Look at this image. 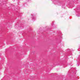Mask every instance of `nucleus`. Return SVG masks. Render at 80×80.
<instances>
[{"mask_svg":"<svg viewBox=\"0 0 80 80\" xmlns=\"http://www.w3.org/2000/svg\"><path fill=\"white\" fill-rule=\"evenodd\" d=\"M77 17H80V15L79 14H78L77 15Z\"/></svg>","mask_w":80,"mask_h":80,"instance_id":"obj_1","label":"nucleus"},{"mask_svg":"<svg viewBox=\"0 0 80 80\" xmlns=\"http://www.w3.org/2000/svg\"><path fill=\"white\" fill-rule=\"evenodd\" d=\"M32 19H33V20H35V18H32Z\"/></svg>","mask_w":80,"mask_h":80,"instance_id":"obj_2","label":"nucleus"},{"mask_svg":"<svg viewBox=\"0 0 80 80\" xmlns=\"http://www.w3.org/2000/svg\"><path fill=\"white\" fill-rule=\"evenodd\" d=\"M32 16H33V15L32 14Z\"/></svg>","mask_w":80,"mask_h":80,"instance_id":"obj_3","label":"nucleus"}]
</instances>
